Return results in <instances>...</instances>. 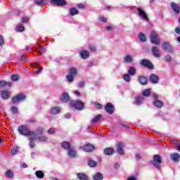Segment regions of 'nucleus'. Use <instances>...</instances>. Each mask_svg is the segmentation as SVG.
Wrapping results in <instances>:
<instances>
[{"label": "nucleus", "instance_id": "f257e3e1", "mask_svg": "<svg viewBox=\"0 0 180 180\" xmlns=\"http://www.w3.org/2000/svg\"><path fill=\"white\" fill-rule=\"evenodd\" d=\"M18 131L22 136H30V140H36V132L30 131L25 125H20L18 127Z\"/></svg>", "mask_w": 180, "mask_h": 180}, {"label": "nucleus", "instance_id": "f03ea898", "mask_svg": "<svg viewBox=\"0 0 180 180\" xmlns=\"http://www.w3.org/2000/svg\"><path fill=\"white\" fill-rule=\"evenodd\" d=\"M71 108H75L77 110H82L84 109V103L80 101H70L69 103Z\"/></svg>", "mask_w": 180, "mask_h": 180}, {"label": "nucleus", "instance_id": "7ed1b4c3", "mask_svg": "<svg viewBox=\"0 0 180 180\" xmlns=\"http://www.w3.org/2000/svg\"><path fill=\"white\" fill-rule=\"evenodd\" d=\"M162 162V161L161 160V156L158 155H155L153 160L150 161V164L155 167V168H158V169H160Z\"/></svg>", "mask_w": 180, "mask_h": 180}, {"label": "nucleus", "instance_id": "20e7f679", "mask_svg": "<svg viewBox=\"0 0 180 180\" xmlns=\"http://www.w3.org/2000/svg\"><path fill=\"white\" fill-rule=\"evenodd\" d=\"M150 39L152 44H155L156 46H158V44H160V43L161 42L160 37H158V34L154 31H152L150 32Z\"/></svg>", "mask_w": 180, "mask_h": 180}, {"label": "nucleus", "instance_id": "39448f33", "mask_svg": "<svg viewBox=\"0 0 180 180\" xmlns=\"http://www.w3.org/2000/svg\"><path fill=\"white\" fill-rule=\"evenodd\" d=\"M25 99H26L25 94H18L13 98L12 101L13 103H18V102H22V101H25Z\"/></svg>", "mask_w": 180, "mask_h": 180}, {"label": "nucleus", "instance_id": "423d86ee", "mask_svg": "<svg viewBox=\"0 0 180 180\" xmlns=\"http://www.w3.org/2000/svg\"><path fill=\"white\" fill-rule=\"evenodd\" d=\"M162 48L163 50H165V51H168L170 53H174V48H172V46H171L168 42H163L162 44Z\"/></svg>", "mask_w": 180, "mask_h": 180}, {"label": "nucleus", "instance_id": "0eeeda50", "mask_svg": "<svg viewBox=\"0 0 180 180\" xmlns=\"http://www.w3.org/2000/svg\"><path fill=\"white\" fill-rule=\"evenodd\" d=\"M141 65L146 67V68H149V70H153V68H154V66L151 64V62L147 59H143L141 61Z\"/></svg>", "mask_w": 180, "mask_h": 180}, {"label": "nucleus", "instance_id": "6e6552de", "mask_svg": "<svg viewBox=\"0 0 180 180\" xmlns=\"http://www.w3.org/2000/svg\"><path fill=\"white\" fill-rule=\"evenodd\" d=\"M51 4L56 5L57 6H65L67 1L65 0H50Z\"/></svg>", "mask_w": 180, "mask_h": 180}, {"label": "nucleus", "instance_id": "1a4fd4ad", "mask_svg": "<svg viewBox=\"0 0 180 180\" xmlns=\"http://www.w3.org/2000/svg\"><path fill=\"white\" fill-rule=\"evenodd\" d=\"M114 109L115 106H113L110 103H108L105 106V110L107 113H109V115H113Z\"/></svg>", "mask_w": 180, "mask_h": 180}, {"label": "nucleus", "instance_id": "9d476101", "mask_svg": "<svg viewBox=\"0 0 180 180\" xmlns=\"http://www.w3.org/2000/svg\"><path fill=\"white\" fill-rule=\"evenodd\" d=\"M151 51L154 57H156V58H160V49L157 46H153L151 49Z\"/></svg>", "mask_w": 180, "mask_h": 180}, {"label": "nucleus", "instance_id": "9b49d317", "mask_svg": "<svg viewBox=\"0 0 180 180\" xmlns=\"http://www.w3.org/2000/svg\"><path fill=\"white\" fill-rule=\"evenodd\" d=\"M83 150L86 153H91V151H94V150H95V146L89 143L83 146Z\"/></svg>", "mask_w": 180, "mask_h": 180}, {"label": "nucleus", "instance_id": "f8f14e48", "mask_svg": "<svg viewBox=\"0 0 180 180\" xmlns=\"http://www.w3.org/2000/svg\"><path fill=\"white\" fill-rule=\"evenodd\" d=\"M170 158L174 162H179L180 155L179 153H174L170 155Z\"/></svg>", "mask_w": 180, "mask_h": 180}, {"label": "nucleus", "instance_id": "ddd939ff", "mask_svg": "<svg viewBox=\"0 0 180 180\" xmlns=\"http://www.w3.org/2000/svg\"><path fill=\"white\" fill-rule=\"evenodd\" d=\"M124 147V145H123L122 143H118L117 144V152L118 154H120L121 155H123L124 154V150H123V148Z\"/></svg>", "mask_w": 180, "mask_h": 180}, {"label": "nucleus", "instance_id": "4468645a", "mask_svg": "<svg viewBox=\"0 0 180 180\" xmlns=\"http://www.w3.org/2000/svg\"><path fill=\"white\" fill-rule=\"evenodd\" d=\"M149 81H150L152 84H158L160 78L155 74H152L149 77Z\"/></svg>", "mask_w": 180, "mask_h": 180}, {"label": "nucleus", "instance_id": "2eb2a0df", "mask_svg": "<svg viewBox=\"0 0 180 180\" xmlns=\"http://www.w3.org/2000/svg\"><path fill=\"white\" fill-rule=\"evenodd\" d=\"M1 94L3 99H9V98L11 97V91L8 90L1 91Z\"/></svg>", "mask_w": 180, "mask_h": 180}, {"label": "nucleus", "instance_id": "dca6fc26", "mask_svg": "<svg viewBox=\"0 0 180 180\" xmlns=\"http://www.w3.org/2000/svg\"><path fill=\"white\" fill-rule=\"evenodd\" d=\"M60 101L64 103H67L70 101V96L67 94V92H63L60 97Z\"/></svg>", "mask_w": 180, "mask_h": 180}, {"label": "nucleus", "instance_id": "f3484780", "mask_svg": "<svg viewBox=\"0 0 180 180\" xmlns=\"http://www.w3.org/2000/svg\"><path fill=\"white\" fill-rule=\"evenodd\" d=\"M171 8L175 13H179V5L176 3L172 2L171 4Z\"/></svg>", "mask_w": 180, "mask_h": 180}, {"label": "nucleus", "instance_id": "a211bd4d", "mask_svg": "<svg viewBox=\"0 0 180 180\" xmlns=\"http://www.w3.org/2000/svg\"><path fill=\"white\" fill-rule=\"evenodd\" d=\"M138 12L139 14V16H141L143 19H145V20H148V17H147V14H146V12L143 11L141 8H138Z\"/></svg>", "mask_w": 180, "mask_h": 180}, {"label": "nucleus", "instance_id": "6ab92c4d", "mask_svg": "<svg viewBox=\"0 0 180 180\" xmlns=\"http://www.w3.org/2000/svg\"><path fill=\"white\" fill-rule=\"evenodd\" d=\"M115 153V150L112 148H105L104 149V154L105 155H112Z\"/></svg>", "mask_w": 180, "mask_h": 180}, {"label": "nucleus", "instance_id": "aec40b11", "mask_svg": "<svg viewBox=\"0 0 180 180\" xmlns=\"http://www.w3.org/2000/svg\"><path fill=\"white\" fill-rule=\"evenodd\" d=\"M68 151L69 157H71L72 158L77 157V152L75 151V150H74V148H72V147L70 148Z\"/></svg>", "mask_w": 180, "mask_h": 180}, {"label": "nucleus", "instance_id": "412c9836", "mask_svg": "<svg viewBox=\"0 0 180 180\" xmlns=\"http://www.w3.org/2000/svg\"><path fill=\"white\" fill-rule=\"evenodd\" d=\"M144 101V98L141 96H137L135 97V103L136 105H141Z\"/></svg>", "mask_w": 180, "mask_h": 180}, {"label": "nucleus", "instance_id": "4be33fe9", "mask_svg": "<svg viewBox=\"0 0 180 180\" xmlns=\"http://www.w3.org/2000/svg\"><path fill=\"white\" fill-rule=\"evenodd\" d=\"M80 57L84 60H86L89 57V52L88 51H82L80 52Z\"/></svg>", "mask_w": 180, "mask_h": 180}, {"label": "nucleus", "instance_id": "5701e85b", "mask_svg": "<svg viewBox=\"0 0 180 180\" xmlns=\"http://www.w3.org/2000/svg\"><path fill=\"white\" fill-rule=\"evenodd\" d=\"M148 81V80L144 76H140L139 77V82L140 84H141V85H146L147 84Z\"/></svg>", "mask_w": 180, "mask_h": 180}, {"label": "nucleus", "instance_id": "b1692460", "mask_svg": "<svg viewBox=\"0 0 180 180\" xmlns=\"http://www.w3.org/2000/svg\"><path fill=\"white\" fill-rule=\"evenodd\" d=\"M94 180H102L103 179V175L101 174V172L96 173L93 176Z\"/></svg>", "mask_w": 180, "mask_h": 180}, {"label": "nucleus", "instance_id": "393cba45", "mask_svg": "<svg viewBox=\"0 0 180 180\" xmlns=\"http://www.w3.org/2000/svg\"><path fill=\"white\" fill-rule=\"evenodd\" d=\"M35 175L37 178H39V179H42V178H44V173L41 170L37 171L35 172Z\"/></svg>", "mask_w": 180, "mask_h": 180}, {"label": "nucleus", "instance_id": "a878e982", "mask_svg": "<svg viewBox=\"0 0 180 180\" xmlns=\"http://www.w3.org/2000/svg\"><path fill=\"white\" fill-rule=\"evenodd\" d=\"M77 177L79 180H88V176L84 173H79Z\"/></svg>", "mask_w": 180, "mask_h": 180}, {"label": "nucleus", "instance_id": "bb28decb", "mask_svg": "<svg viewBox=\"0 0 180 180\" xmlns=\"http://www.w3.org/2000/svg\"><path fill=\"white\" fill-rule=\"evenodd\" d=\"M5 176H6V178L12 179V178H13V172H12L11 170L6 171Z\"/></svg>", "mask_w": 180, "mask_h": 180}, {"label": "nucleus", "instance_id": "cd10ccee", "mask_svg": "<svg viewBox=\"0 0 180 180\" xmlns=\"http://www.w3.org/2000/svg\"><path fill=\"white\" fill-rule=\"evenodd\" d=\"M128 74H129V75H136V68H134V67L133 66H130L129 70H128Z\"/></svg>", "mask_w": 180, "mask_h": 180}, {"label": "nucleus", "instance_id": "c85d7f7f", "mask_svg": "<svg viewBox=\"0 0 180 180\" xmlns=\"http://www.w3.org/2000/svg\"><path fill=\"white\" fill-rule=\"evenodd\" d=\"M139 39L140 41L144 42L147 41V38L146 37V35L143 32H140L139 34Z\"/></svg>", "mask_w": 180, "mask_h": 180}, {"label": "nucleus", "instance_id": "c756f323", "mask_svg": "<svg viewBox=\"0 0 180 180\" xmlns=\"http://www.w3.org/2000/svg\"><path fill=\"white\" fill-rule=\"evenodd\" d=\"M62 147L63 148H64L65 150H69L70 148H71V145H70L69 142H63L62 143Z\"/></svg>", "mask_w": 180, "mask_h": 180}, {"label": "nucleus", "instance_id": "7c9ffc66", "mask_svg": "<svg viewBox=\"0 0 180 180\" xmlns=\"http://www.w3.org/2000/svg\"><path fill=\"white\" fill-rule=\"evenodd\" d=\"M79 11L78 10H77V8H71L70 10V15H71V16H74L75 15H78Z\"/></svg>", "mask_w": 180, "mask_h": 180}, {"label": "nucleus", "instance_id": "2f4dec72", "mask_svg": "<svg viewBox=\"0 0 180 180\" xmlns=\"http://www.w3.org/2000/svg\"><path fill=\"white\" fill-rule=\"evenodd\" d=\"M38 141H41L43 143L47 141V136H41L37 138V135H36V139Z\"/></svg>", "mask_w": 180, "mask_h": 180}, {"label": "nucleus", "instance_id": "473e14b6", "mask_svg": "<svg viewBox=\"0 0 180 180\" xmlns=\"http://www.w3.org/2000/svg\"><path fill=\"white\" fill-rule=\"evenodd\" d=\"M6 85H7L8 86L11 87L12 86V83L11 82H7L6 81H0V87H2V86H6Z\"/></svg>", "mask_w": 180, "mask_h": 180}, {"label": "nucleus", "instance_id": "72a5a7b5", "mask_svg": "<svg viewBox=\"0 0 180 180\" xmlns=\"http://www.w3.org/2000/svg\"><path fill=\"white\" fill-rule=\"evenodd\" d=\"M124 61L125 63H132L133 57H131L130 55H127L124 58Z\"/></svg>", "mask_w": 180, "mask_h": 180}, {"label": "nucleus", "instance_id": "f704fd0d", "mask_svg": "<svg viewBox=\"0 0 180 180\" xmlns=\"http://www.w3.org/2000/svg\"><path fill=\"white\" fill-rule=\"evenodd\" d=\"M154 106L156 108H159V109H161L162 108V103L161 101H156L153 102Z\"/></svg>", "mask_w": 180, "mask_h": 180}, {"label": "nucleus", "instance_id": "c9c22d12", "mask_svg": "<svg viewBox=\"0 0 180 180\" xmlns=\"http://www.w3.org/2000/svg\"><path fill=\"white\" fill-rule=\"evenodd\" d=\"M69 75H73V77H76L77 76V69H75V68H71L69 70Z\"/></svg>", "mask_w": 180, "mask_h": 180}, {"label": "nucleus", "instance_id": "e433bc0d", "mask_svg": "<svg viewBox=\"0 0 180 180\" xmlns=\"http://www.w3.org/2000/svg\"><path fill=\"white\" fill-rule=\"evenodd\" d=\"M101 119H102V115H98L96 117H95L92 120H91V123H96L98 122H99V120H101Z\"/></svg>", "mask_w": 180, "mask_h": 180}, {"label": "nucleus", "instance_id": "4c0bfd02", "mask_svg": "<svg viewBox=\"0 0 180 180\" xmlns=\"http://www.w3.org/2000/svg\"><path fill=\"white\" fill-rule=\"evenodd\" d=\"M15 30L17 32H23V30H25V27L22 24H19L17 25Z\"/></svg>", "mask_w": 180, "mask_h": 180}, {"label": "nucleus", "instance_id": "58836bf2", "mask_svg": "<svg viewBox=\"0 0 180 180\" xmlns=\"http://www.w3.org/2000/svg\"><path fill=\"white\" fill-rule=\"evenodd\" d=\"M51 112L53 113V115H57V113H60V108L59 107H55L51 109Z\"/></svg>", "mask_w": 180, "mask_h": 180}, {"label": "nucleus", "instance_id": "ea45409f", "mask_svg": "<svg viewBox=\"0 0 180 180\" xmlns=\"http://www.w3.org/2000/svg\"><path fill=\"white\" fill-rule=\"evenodd\" d=\"M37 51L39 54H43V53H44V51H46V49L43 46H39V48L37 49Z\"/></svg>", "mask_w": 180, "mask_h": 180}, {"label": "nucleus", "instance_id": "a19ab883", "mask_svg": "<svg viewBox=\"0 0 180 180\" xmlns=\"http://www.w3.org/2000/svg\"><path fill=\"white\" fill-rule=\"evenodd\" d=\"M75 77V76L70 74L66 76V78L69 82H72V81H74Z\"/></svg>", "mask_w": 180, "mask_h": 180}, {"label": "nucleus", "instance_id": "79ce46f5", "mask_svg": "<svg viewBox=\"0 0 180 180\" xmlns=\"http://www.w3.org/2000/svg\"><path fill=\"white\" fill-rule=\"evenodd\" d=\"M150 94H151V91H150V89H147L143 91V96H148L149 95H150Z\"/></svg>", "mask_w": 180, "mask_h": 180}, {"label": "nucleus", "instance_id": "37998d69", "mask_svg": "<svg viewBox=\"0 0 180 180\" xmlns=\"http://www.w3.org/2000/svg\"><path fill=\"white\" fill-rule=\"evenodd\" d=\"M123 78L124 81H126L127 82H130V80H131L130 75L129 74L124 75Z\"/></svg>", "mask_w": 180, "mask_h": 180}, {"label": "nucleus", "instance_id": "c03bdc74", "mask_svg": "<svg viewBox=\"0 0 180 180\" xmlns=\"http://www.w3.org/2000/svg\"><path fill=\"white\" fill-rule=\"evenodd\" d=\"M44 133V129L43 128H38L36 130L35 134H43Z\"/></svg>", "mask_w": 180, "mask_h": 180}, {"label": "nucleus", "instance_id": "a18cd8bd", "mask_svg": "<svg viewBox=\"0 0 180 180\" xmlns=\"http://www.w3.org/2000/svg\"><path fill=\"white\" fill-rule=\"evenodd\" d=\"M20 77L19 75L15 74L11 76L12 81H18Z\"/></svg>", "mask_w": 180, "mask_h": 180}, {"label": "nucleus", "instance_id": "49530a36", "mask_svg": "<svg viewBox=\"0 0 180 180\" xmlns=\"http://www.w3.org/2000/svg\"><path fill=\"white\" fill-rule=\"evenodd\" d=\"M88 164L91 167H96V162L94 160H89Z\"/></svg>", "mask_w": 180, "mask_h": 180}, {"label": "nucleus", "instance_id": "de8ad7c7", "mask_svg": "<svg viewBox=\"0 0 180 180\" xmlns=\"http://www.w3.org/2000/svg\"><path fill=\"white\" fill-rule=\"evenodd\" d=\"M18 151H19V148L18 147L13 148V149H11V154L12 155H15V154H16V153H18Z\"/></svg>", "mask_w": 180, "mask_h": 180}, {"label": "nucleus", "instance_id": "09e8293b", "mask_svg": "<svg viewBox=\"0 0 180 180\" xmlns=\"http://www.w3.org/2000/svg\"><path fill=\"white\" fill-rule=\"evenodd\" d=\"M35 4L39 6L44 5V0H36Z\"/></svg>", "mask_w": 180, "mask_h": 180}, {"label": "nucleus", "instance_id": "8fccbe9b", "mask_svg": "<svg viewBox=\"0 0 180 180\" xmlns=\"http://www.w3.org/2000/svg\"><path fill=\"white\" fill-rule=\"evenodd\" d=\"M165 61H167V63H169V61H171L172 58H171V56L169 55H167L165 56Z\"/></svg>", "mask_w": 180, "mask_h": 180}, {"label": "nucleus", "instance_id": "3c124183", "mask_svg": "<svg viewBox=\"0 0 180 180\" xmlns=\"http://www.w3.org/2000/svg\"><path fill=\"white\" fill-rule=\"evenodd\" d=\"M49 134H54L56 133V129L54 128H51L49 131H48Z\"/></svg>", "mask_w": 180, "mask_h": 180}, {"label": "nucleus", "instance_id": "603ef678", "mask_svg": "<svg viewBox=\"0 0 180 180\" xmlns=\"http://www.w3.org/2000/svg\"><path fill=\"white\" fill-rule=\"evenodd\" d=\"M5 44V41L4 40V37L0 35V46Z\"/></svg>", "mask_w": 180, "mask_h": 180}, {"label": "nucleus", "instance_id": "864d4df0", "mask_svg": "<svg viewBox=\"0 0 180 180\" xmlns=\"http://www.w3.org/2000/svg\"><path fill=\"white\" fill-rule=\"evenodd\" d=\"M89 49L91 51H96V48L94 45H89Z\"/></svg>", "mask_w": 180, "mask_h": 180}, {"label": "nucleus", "instance_id": "5fc2aeb1", "mask_svg": "<svg viewBox=\"0 0 180 180\" xmlns=\"http://www.w3.org/2000/svg\"><path fill=\"white\" fill-rule=\"evenodd\" d=\"M35 146H36V145L34 144V142H33V140H30V147L31 148H34Z\"/></svg>", "mask_w": 180, "mask_h": 180}, {"label": "nucleus", "instance_id": "6e6d98bb", "mask_svg": "<svg viewBox=\"0 0 180 180\" xmlns=\"http://www.w3.org/2000/svg\"><path fill=\"white\" fill-rule=\"evenodd\" d=\"M94 105L97 109H102L103 108L101 103H95Z\"/></svg>", "mask_w": 180, "mask_h": 180}, {"label": "nucleus", "instance_id": "4d7b16f0", "mask_svg": "<svg viewBox=\"0 0 180 180\" xmlns=\"http://www.w3.org/2000/svg\"><path fill=\"white\" fill-rule=\"evenodd\" d=\"M11 110L13 113H15V114L18 113V108H16L15 106L12 107Z\"/></svg>", "mask_w": 180, "mask_h": 180}, {"label": "nucleus", "instance_id": "13d9d810", "mask_svg": "<svg viewBox=\"0 0 180 180\" xmlns=\"http://www.w3.org/2000/svg\"><path fill=\"white\" fill-rule=\"evenodd\" d=\"M42 70H43L42 68H37V70L34 71V74H39V72H41Z\"/></svg>", "mask_w": 180, "mask_h": 180}, {"label": "nucleus", "instance_id": "bf43d9fd", "mask_svg": "<svg viewBox=\"0 0 180 180\" xmlns=\"http://www.w3.org/2000/svg\"><path fill=\"white\" fill-rule=\"evenodd\" d=\"M79 88H84L85 86V82H80L78 84Z\"/></svg>", "mask_w": 180, "mask_h": 180}, {"label": "nucleus", "instance_id": "052dcab7", "mask_svg": "<svg viewBox=\"0 0 180 180\" xmlns=\"http://www.w3.org/2000/svg\"><path fill=\"white\" fill-rule=\"evenodd\" d=\"M22 23H27V22H29V18L24 17L22 18Z\"/></svg>", "mask_w": 180, "mask_h": 180}, {"label": "nucleus", "instance_id": "680f3d73", "mask_svg": "<svg viewBox=\"0 0 180 180\" xmlns=\"http://www.w3.org/2000/svg\"><path fill=\"white\" fill-rule=\"evenodd\" d=\"M77 8H79V9H84L85 8V6L82 4H77Z\"/></svg>", "mask_w": 180, "mask_h": 180}, {"label": "nucleus", "instance_id": "e2e57ef3", "mask_svg": "<svg viewBox=\"0 0 180 180\" xmlns=\"http://www.w3.org/2000/svg\"><path fill=\"white\" fill-rule=\"evenodd\" d=\"M100 20L101 22H106V18L101 15V16H100Z\"/></svg>", "mask_w": 180, "mask_h": 180}, {"label": "nucleus", "instance_id": "0e129e2a", "mask_svg": "<svg viewBox=\"0 0 180 180\" xmlns=\"http://www.w3.org/2000/svg\"><path fill=\"white\" fill-rule=\"evenodd\" d=\"M65 119H71V114L67 113L65 115Z\"/></svg>", "mask_w": 180, "mask_h": 180}, {"label": "nucleus", "instance_id": "69168bd1", "mask_svg": "<svg viewBox=\"0 0 180 180\" xmlns=\"http://www.w3.org/2000/svg\"><path fill=\"white\" fill-rule=\"evenodd\" d=\"M175 32L177 34H180V28L179 27H176L175 29Z\"/></svg>", "mask_w": 180, "mask_h": 180}, {"label": "nucleus", "instance_id": "338daca9", "mask_svg": "<svg viewBox=\"0 0 180 180\" xmlns=\"http://www.w3.org/2000/svg\"><path fill=\"white\" fill-rule=\"evenodd\" d=\"M21 168H27V165L26 163L23 162L21 165Z\"/></svg>", "mask_w": 180, "mask_h": 180}, {"label": "nucleus", "instance_id": "774afa93", "mask_svg": "<svg viewBox=\"0 0 180 180\" xmlns=\"http://www.w3.org/2000/svg\"><path fill=\"white\" fill-rule=\"evenodd\" d=\"M128 180H137L134 176L128 177Z\"/></svg>", "mask_w": 180, "mask_h": 180}]
</instances>
